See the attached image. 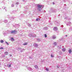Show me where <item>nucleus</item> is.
Returning <instances> with one entry per match:
<instances>
[{
    "instance_id": "5",
    "label": "nucleus",
    "mask_w": 72,
    "mask_h": 72,
    "mask_svg": "<svg viewBox=\"0 0 72 72\" xmlns=\"http://www.w3.org/2000/svg\"><path fill=\"white\" fill-rule=\"evenodd\" d=\"M34 46L35 48H37L38 46V44H34Z\"/></svg>"
},
{
    "instance_id": "29",
    "label": "nucleus",
    "mask_w": 72,
    "mask_h": 72,
    "mask_svg": "<svg viewBox=\"0 0 72 72\" xmlns=\"http://www.w3.org/2000/svg\"><path fill=\"white\" fill-rule=\"evenodd\" d=\"M53 4H54V3L53 2Z\"/></svg>"
},
{
    "instance_id": "34",
    "label": "nucleus",
    "mask_w": 72,
    "mask_h": 72,
    "mask_svg": "<svg viewBox=\"0 0 72 72\" xmlns=\"http://www.w3.org/2000/svg\"><path fill=\"white\" fill-rule=\"evenodd\" d=\"M58 48H59V47H58Z\"/></svg>"
},
{
    "instance_id": "8",
    "label": "nucleus",
    "mask_w": 72,
    "mask_h": 72,
    "mask_svg": "<svg viewBox=\"0 0 72 72\" xmlns=\"http://www.w3.org/2000/svg\"><path fill=\"white\" fill-rule=\"evenodd\" d=\"M28 69L29 71H32V69L30 68H28Z\"/></svg>"
},
{
    "instance_id": "13",
    "label": "nucleus",
    "mask_w": 72,
    "mask_h": 72,
    "mask_svg": "<svg viewBox=\"0 0 72 72\" xmlns=\"http://www.w3.org/2000/svg\"><path fill=\"white\" fill-rule=\"evenodd\" d=\"M62 51H66V49L63 48L62 49Z\"/></svg>"
},
{
    "instance_id": "28",
    "label": "nucleus",
    "mask_w": 72,
    "mask_h": 72,
    "mask_svg": "<svg viewBox=\"0 0 72 72\" xmlns=\"http://www.w3.org/2000/svg\"><path fill=\"white\" fill-rule=\"evenodd\" d=\"M11 66L10 65H9V66H8V67H10Z\"/></svg>"
},
{
    "instance_id": "22",
    "label": "nucleus",
    "mask_w": 72,
    "mask_h": 72,
    "mask_svg": "<svg viewBox=\"0 0 72 72\" xmlns=\"http://www.w3.org/2000/svg\"><path fill=\"white\" fill-rule=\"evenodd\" d=\"M6 43L7 45H9V44H8V43L6 41Z\"/></svg>"
},
{
    "instance_id": "4",
    "label": "nucleus",
    "mask_w": 72,
    "mask_h": 72,
    "mask_svg": "<svg viewBox=\"0 0 72 72\" xmlns=\"http://www.w3.org/2000/svg\"><path fill=\"white\" fill-rule=\"evenodd\" d=\"M15 32L17 33V31H16L15 30H14V31H12L11 32V33H15Z\"/></svg>"
},
{
    "instance_id": "9",
    "label": "nucleus",
    "mask_w": 72,
    "mask_h": 72,
    "mask_svg": "<svg viewBox=\"0 0 72 72\" xmlns=\"http://www.w3.org/2000/svg\"><path fill=\"white\" fill-rule=\"evenodd\" d=\"M40 19L39 18H37L36 19V21H40Z\"/></svg>"
},
{
    "instance_id": "31",
    "label": "nucleus",
    "mask_w": 72,
    "mask_h": 72,
    "mask_svg": "<svg viewBox=\"0 0 72 72\" xmlns=\"http://www.w3.org/2000/svg\"><path fill=\"white\" fill-rule=\"evenodd\" d=\"M66 36H67V35H66Z\"/></svg>"
},
{
    "instance_id": "24",
    "label": "nucleus",
    "mask_w": 72,
    "mask_h": 72,
    "mask_svg": "<svg viewBox=\"0 0 72 72\" xmlns=\"http://www.w3.org/2000/svg\"><path fill=\"white\" fill-rule=\"evenodd\" d=\"M3 49L4 48H3V47L0 48V49Z\"/></svg>"
},
{
    "instance_id": "21",
    "label": "nucleus",
    "mask_w": 72,
    "mask_h": 72,
    "mask_svg": "<svg viewBox=\"0 0 72 72\" xmlns=\"http://www.w3.org/2000/svg\"><path fill=\"white\" fill-rule=\"evenodd\" d=\"M46 70L47 71H49V69L48 68H46Z\"/></svg>"
},
{
    "instance_id": "16",
    "label": "nucleus",
    "mask_w": 72,
    "mask_h": 72,
    "mask_svg": "<svg viewBox=\"0 0 72 72\" xmlns=\"http://www.w3.org/2000/svg\"><path fill=\"white\" fill-rule=\"evenodd\" d=\"M34 67H35V68H38V66L37 65H35L34 66Z\"/></svg>"
},
{
    "instance_id": "12",
    "label": "nucleus",
    "mask_w": 72,
    "mask_h": 72,
    "mask_svg": "<svg viewBox=\"0 0 72 72\" xmlns=\"http://www.w3.org/2000/svg\"><path fill=\"white\" fill-rule=\"evenodd\" d=\"M1 43H3L4 42V40H1L0 41Z\"/></svg>"
},
{
    "instance_id": "30",
    "label": "nucleus",
    "mask_w": 72,
    "mask_h": 72,
    "mask_svg": "<svg viewBox=\"0 0 72 72\" xmlns=\"http://www.w3.org/2000/svg\"><path fill=\"white\" fill-rule=\"evenodd\" d=\"M12 56V55H10V56L11 57Z\"/></svg>"
},
{
    "instance_id": "7",
    "label": "nucleus",
    "mask_w": 72,
    "mask_h": 72,
    "mask_svg": "<svg viewBox=\"0 0 72 72\" xmlns=\"http://www.w3.org/2000/svg\"><path fill=\"white\" fill-rule=\"evenodd\" d=\"M4 54L5 55H8V52L7 51H6L4 52Z\"/></svg>"
},
{
    "instance_id": "33",
    "label": "nucleus",
    "mask_w": 72,
    "mask_h": 72,
    "mask_svg": "<svg viewBox=\"0 0 72 72\" xmlns=\"http://www.w3.org/2000/svg\"><path fill=\"white\" fill-rule=\"evenodd\" d=\"M67 26H68V25L67 24Z\"/></svg>"
},
{
    "instance_id": "18",
    "label": "nucleus",
    "mask_w": 72,
    "mask_h": 72,
    "mask_svg": "<svg viewBox=\"0 0 72 72\" xmlns=\"http://www.w3.org/2000/svg\"><path fill=\"white\" fill-rule=\"evenodd\" d=\"M54 45L55 46V45H57V42H54Z\"/></svg>"
},
{
    "instance_id": "20",
    "label": "nucleus",
    "mask_w": 72,
    "mask_h": 72,
    "mask_svg": "<svg viewBox=\"0 0 72 72\" xmlns=\"http://www.w3.org/2000/svg\"><path fill=\"white\" fill-rule=\"evenodd\" d=\"M28 26H29V27H31V25L30 24H28Z\"/></svg>"
},
{
    "instance_id": "19",
    "label": "nucleus",
    "mask_w": 72,
    "mask_h": 72,
    "mask_svg": "<svg viewBox=\"0 0 72 72\" xmlns=\"http://www.w3.org/2000/svg\"><path fill=\"white\" fill-rule=\"evenodd\" d=\"M47 35L46 34H44V36L45 37H47Z\"/></svg>"
},
{
    "instance_id": "23",
    "label": "nucleus",
    "mask_w": 72,
    "mask_h": 72,
    "mask_svg": "<svg viewBox=\"0 0 72 72\" xmlns=\"http://www.w3.org/2000/svg\"><path fill=\"white\" fill-rule=\"evenodd\" d=\"M68 24H71V22H68Z\"/></svg>"
},
{
    "instance_id": "10",
    "label": "nucleus",
    "mask_w": 72,
    "mask_h": 72,
    "mask_svg": "<svg viewBox=\"0 0 72 72\" xmlns=\"http://www.w3.org/2000/svg\"><path fill=\"white\" fill-rule=\"evenodd\" d=\"M27 44H28V43L27 42H25L23 43V45H26Z\"/></svg>"
},
{
    "instance_id": "15",
    "label": "nucleus",
    "mask_w": 72,
    "mask_h": 72,
    "mask_svg": "<svg viewBox=\"0 0 72 72\" xmlns=\"http://www.w3.org/2000/svg\"><path fill=\"white\" fill-rule=\"evenodd\" d=\"M3 9H5V10H6V8L4 7V6H3Z\"/></svg>"
},
{
    "instance_id": "14",
    "label": "nucleus",
    "mask_w": 72,
    "mask_h": 72,
    "mask_svg": "<svg viewBox=\"0 0 72 72\" xmlns=\"http://www.w3.org/2000/svg\"><path fill=\"white\" fill-rule=\"evenodd\" d=\"M56 39V37L55 36H53V39Z\"/></svg>"
},
{
    "instance_id": "32",
    "label": "nucleus",
    "mask_w": 72,
    "mask_h": 72,
    "mask_svg": "<svg viewBox=\"0 0 72 72\" xmlns=\"http://www.w3.org/2000/svg\"><path fill=\"white\" fill-rule=\"evenodd\" d=\"M60 48V49H61V48Z\"/></svg>"
},
{
    "instance_id": "26",
    "label": "nucleus",
    "mask_w": 72,
    "mask_h": 72,
    "mask_svg": "<svg viewBox=\"0 0 72 72\" xmlns=\"http://www.w3.org/2000/svg\"><path fill=\"white\" fill-rule=\"evenodd\" d=\"M16 5H18V4H19V3H16Z\"/></svg>"
},
{
    "instance_id": "11",
    "label": "nucleus",
    "mask_w": 72,
    "mask_h": 72,
    "mask_svg": "<svg viewBox=\"0 0 72 72\" xmlns=\"http://www.w3.org/2000/svg\"><path fill=\"white\" fill-rule=\"evenodd\" d=\"M11 40L12 41H14V39H13V38H11Z\"/></svg>"
},
{
    "instance_id": "2",
    "label": "nucleus",
    "mask_w": 72,
    "mask_h": 72,
    "mask_svg": "<svg viewBox=\"0 0 72 72\" xmlns=\"http://www.w3.org/2000/svg\"><path fill=\"white\" fill-rule=\"evenodd\" d=\"M30 37H36V35L34 34H30Z\"/></svg>"
},
{
    "instance_id": "1",
    "label": "nucleus",
    "mask_w": 72,
    "mask_h": 72,
    "mask_svg": "<svg viewBox=\"0 0 72 72\" xmlns=\"http://www.w3.org/2000/svg\"><path fill=\"white\" fill-rule=\"evenodd\" d=\"M37 6L38 8V10H39V11L41 10L42 8H43V7H44V6L41 5H38Z\"/></svg>"
},
{
    "instance_id": "6",
    "label": "nucleus",
    "mask_w": 72,
    "mask_h": 72,
    "mask_svg": "<svg viewBox=\"0 0 72 72\" xmlns=\"http://www.w3.org/2000/svg\"><path fill=\"white\" fill-rule=\"evenodd\" d=\"M68 52L70 53V54L71 53V52H72V50H71V49H70L68 50Z\"/></svg>"
},
{
    "instance_id": "27",
    "label": "nucleus",
    "mask_w": 72,
    "mask_h": 72,
    "mask_svg": "<svg viewBox=\"0 0 72 72\" xmlns=\"http://www.w3.org/2000/svg\"><path fill=\"white\" fill-rule=\"evenodd\" d=\"M5 22H8V20H6L5 21Z\"/></svg>"
},
{
    "instance_id": "3",
    "label": "nucleus",
    "mask_w": 72,
    "mask_h": 72,
    "mask_svg": "<svg viewBox=\"0 0 72 72\" xmlns=\"http://www.w3.org/2000/svg\"><path fill=\"white\" fill-rule=\"evenodd\" d=\"M58 28H57V27H55L54 28H53V30H54V31H57V30H58Z\"/></svg>"
},
{
    "instance_id": "25",
    "label": "nucleus",
    "mask_w": 72,
    "mask_h": 72,
    "mask_svg": "<svg viewBox=\"0 0 72 72\" xmlns=\"http://www.w3.org/2000/svg\"><path fill=\"white\" fill-rule=\"evenodd\" d=\"M11 6L12 7H14V5L13 4H12V5H11Z\"/></svg>"
},
{
    "instance_id": "17",
    "label": "nucleus",
    "mask_w": 72,
    "mask_h": 72,
    "mask_svg": "<svg viewBox=\"0 0 72 72\" xmlns=\"http://www.w3.org/2000/svg\"><path fill=\"white\" fill-rule=\"evenodd\" d=\"M51 57H52V58H54V55L51 54Z\"/></svg>"
}]
</instances>
